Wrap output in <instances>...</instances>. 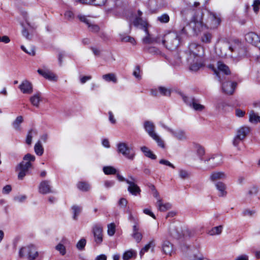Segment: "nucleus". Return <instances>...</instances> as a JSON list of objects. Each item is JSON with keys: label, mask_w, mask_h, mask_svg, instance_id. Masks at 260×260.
Here are the masks:
<instances>
[{"label": "nucleus", "mask_w": 260, "mask_h": 260, "mask_svg": "<svg viewBox=\"0 0 260 260\" xmlns=\"http://www.w3.org/2000/svg\"><path fill=\"white\" fill-rule=\"evenodd\" d=\"M187 60L190 63V69L196 71L202 66V58L204 55V49L200 45L196 43L189 44L187 51Z\"/></svg>", "instance_id": "f257e3e1"}, {"label": "nucleus", "mask_w": 260, "mask_h": 260, "mask_svg": "<svg viewBox=\"0 0 260 260\" xmlns=\"http://www.w3.org/2000/svg\"><path fill=\"white\" fill-rule=\"evenodd\" d=\"M35 159V156L30 153H27L24 156L23 160L16 167V171L18 172L19 180L23 179L24 177L28 173L29 169L31 168L32 166L31 162H34Z\"/></svg>", "instance_id": "f03ea898"}, {"label": "nucleus", "mask_w": 260, "mask_h": 260, "mask_svg": "<svg viewBox=\"0 0 260 260\" xmlns=\"http://www.w3.org/2000/svg\"><path fill=\"white\" fill-rule=\"evenodd\" d=\"M160 43L168 49H176L180 43V38L177 32H169L161 36Z\"/></svg>", "instance_id": "7ed1b4c3"}, {"label": "nucleus", "mask_w": 260, "mask_h": 260, "mask_svg": "<svg viewBox=\"0 0 260 260\" xmlns=\"http://www.w3.org/2000/svg\"><path fill=\"white\" fill-rule=\"evenodd\" d=\"M229 50L231 54H227L221 52L220 55L221 57L229 56L232 58L241 57L246 55V51L243 45L239 41L235 40L232 41L229 46Z\"/></svg>", "instance_id": "20e7f679"}, {"label": "nucleus", "mask_w": 260, "mask_h": 260, "mask_svg": "<svg viewBox=\"0 0 260 260\" xmlns=\"http://www.w3.org/2000/svg\"><path fill=\"white\" fill-rule=\"evenodd\" d=\"M142 13L140 10L138 11L137 14H134L132 12H129L126 17L127 20L130 21L129 26L131 27L132 23L137 27H139L145 31H147L148 24L147 22L142 19L141 17Z\"/></svg>", "instance_id": "39448f33"}, {"label": "nucleus", "mask_w": 260, "mask_h": 260, "mask_svg": "<svg viewBox=\"0 0 260 260\" xmlns=\"http://www.w3.org/2000/svg\"><path fill=\"white\" fill-rule=\"evenodd\" d=\"M39 255V252L32 245L22 247L19 251L20 257H26L28 260H35Z\"/></svg>", "instance_id": "423d86ee"}, {"label": "nucleus", "mask_w": 260, "mask_h": 260, "mask_svg": "<svg viewBox=\"0 0 260 260\" xmlns=\"http://www.w3.org/2000/svg\"><path fill=\"white\" fill-rule=\"evenodd\" d=\"M117 151L127 159L133 160L135 157V151L129 148L127 143L119 142L117 144Z\"/></svg>", "instance_id": "0eeeda50"}, {"label": "nucleus", "mask_w": 260, "mask_h": 260, "mask_svg": "<svg viewBox=\"0 0 260 260\" xmlns=\"http://www.w3.org/2000/svg\"><path fill=\"white\" fill-rule=\"evenodd\" d=\"M177 93L182 98L184 102L194 110L201 112L205 109V106L200 104L194 98L186 96L181 91H178Z\"/></svg>", "instance_id": "6e6552de"}, {"label": "nucleus", "mask_w": 260, "mask_h": 260, "mask_svg": "<svg viewBox=\"0 0 260 260\" xmlns=\"http://www.w3.org/2000/svg\"><path fill=\"white\" fill-rule=\"evenodd\" d=\"M220 22L221 18L219 15L213 12H208L205 27L210 29H215L220 25Z\"/></svg>", "instance_id": "1a4fd4ad"}, {"label": "nucleus", "mask_w": 260, "mask_h": 260, "mask_svg": "<svg viewBox=\"0 0 260 260\" xmlns=\"http://www.w3.org/2000/svg\"><path fill=\"white\" fill-rule=\"evenodd\" d=\"M204 162L210 169L221 165L222 163V156L219 154H210L204 160Z\"/></svg>", "instance_id": "9d476101"}, {"label": "nucleus", "mask_w": 260, "mask_h": 260, "mask_svg": "<svg viewBox=\"0 0 260 260\" xmlns=\"http://www.w3.org/2000/svg\"><path fill=\"white\" fill-rule=\"evenodd\" d=\"M161 126L164 129L169 132L172 136L179 141H184L187 139L186 133L182 129L175 130L169 127L164 123H160Z\"/></svg>", "instance_id": "9b49d317"}, {"label": "nucleus", "mask_w": 260, "mask_h": 260, "mask_svg": "<svg viewBox=\"0 0 260 260\" xmlns=\"http://www.w3.org/2000/svg\"><path fill=\"white\" fill-rule=\"evenodd\" d=\"M188 27L192 29L193 32L198 34L205 27L201 16L193 17L192 20L188 24Z\"/></svg>", "instance_id": "f8f14e48"}, {"label": "nucleus", "mask_w": 260, "mask_h": 260, "mask_svg": "<svg viewBox=\"0 0 260 260\" xmlns=\"http://www.w3.org/2000/svg\"><path fill=\"white\" fill-rule=\"evenodd\" d=\"M136 178L132 176H128V179L126 180V182L129 184L127 188L128 191L134 196L140 194L141 192L140 187L136 183Z\"/></svg>", "instance_id": "ddd939ff"}, {"label": "nucleus", "mask_w": 260, "mask_h": 260, "mask_svg": "<svg viewBox=\"0 0 260 260\" xmlns=\"http://www.w3.org/2000/svg\"><path fill=\"white\" fill-rule=\"evenodd\" d=\"M92 233L94 240L97 245H100L103 242V228L98 224L94 225L92 228Z\"/></svg>", "instance_id": "4468645a"}, {"label": "nucleus", "mask_w": 260, "mask_h": 260, "mask_svg": "<svg viewBox=\"0 0 260 260\" xmlns=\"http://www.w3.org/2000/svg\"><path fill=\"white\" fill-rule=\"evenodd\" d=\"M25 23L27 25L26 26L25 24H22V25L23 27V29L22 31V33L23 36L26 38L27 39H30V38L29 37V34L28 32V30H30L31 29H34L36 28V25L34 23H31L27 15L24 17Z\"/></svg>", "instance_id": "2eb2a0df"}, {"label": "nucleus", "mask_w": 260, "mask_h": 260, "mask_svg": "<svg viewBox=\"0 0 260 260\" xmlns=\"http://www.w3.org/2000/svg\"><path fill=\"white\" fill-rule=\"evenodd\" d=\"M237 86L235 82L227 81L222 84V89L223 92L228 94H232Z\"/></svg>", "instance_id": "dca6fc26"}, {"label": "nucleus", "mask_w": 260, "mask_h": 260, "mask_svg": "<svg viewBox=\"0 0 260 260\" xmlns=\"http://www.w3.org/2000/svg\"><path fill=\"white\" fill-rule=\"evenodd\" d=\"M21 91L24 94H30L33 91L32 84L28 80H23L19 86Z\"/></svg>", "instance_id": "f3484780"}, {"label": "nucleus", "mask_w": 260, "mask_h": 260, "mask_svg": "<svg viewBox=\"0 0 260 260\" xmlns=\"http://www.w3.org/2000/svg\"><path fill=\"white\" fill-rule=\"evenodd\" d=\"M245 40L248 43L257 46L260 42V37L254 32H250L245 35Z\"/></svg>", "instance_id": "a211bd4d"}, {"label": "nucleus", "mask_w": 260, "mask_h": 260, "mask_svg": "<svg viewBox=\"0 0 260 260\" xmlns=\"http://www.w3.org/2000/svg\"><path fill=\"white\" fill-rule=\"evenodd\" d=\"M144 128L149 137H152L155 134V125L154 123L151 121H146L144 122Z\"/></svg>", "instance_id": "6ab92c4d"}, {"label": "nucleus", "mask_w": 260, "mask_h": 260, "mask_svg": "<svg viewBox=\"0 0 260 260\" xmlns=\"http://www.w3.org/2000/svg\"><path fill=\"white\" fill-rule=\"evenodd\" d=\"M146 36L143 39V42L145 44H152V43H160L161 36H158L156 37H152L148 32V29L147 31H145Z\"/></svg>", "instance_id": "aec40b11"}, {"label": "nucleus", "mask_w": 260, "mask_h": 260, "mask_svg": "<svg viewBox=\"0 0 260 260\" xmlns=\"http://www.w3.org/2000/svg\"><path fill=\"white\" fill-rule=\"evenodd\" d=\"M217 68L218 72H217L216 70H214V73L218 76L220 81V76L219 72H222L223 74L225 75H229L230 74V71L229 67L221 61H218L217 62Z\"/></svg>", "instance_id": "412c9836"}, {"label": "nucleus", "mask_w": 260, "mask_h": 260, "mask_svg": "<svg viewBox=\"0 0 260 260\" xmlns=\"http://www.w3.org/2000/svg\"><path fill=\"white\" fill-rule=\"evenodd\" d=\"M37 72L40 75L42 76L46 79L53 81H56L57 80V77L49 70L38 69Z\"/></svg>", "instance_id": "4be33fe9"}, {"label": "nucleus", "mask_w": 260, "mask_h": 260, "mask_svg": "<svg viewBox=\"0 0 260 260\" xmlns=\"http://www.w3.org/2000/svg\"><path fill=\"white\" fill-rule=\"evenodd\" d=\"M39 192L42 194H47L52 192L50 186V182L48 180L42 181L39 187Z\"/></svg>", "instance_id": "5701e85b"}, {"label": "nucleus", "mask_w": 260, "mask_h": 260, "mask_svg": "<svg viewBox=\"0 0 260 260\" xmlns=\"http://www.w3.org/2000/svg\"><path fill=\"white\" fill-rule=\"evenodd\" d=\"M132 236L137 243H139L141 241L143 236L139 232L138 224H134L133 225Z\"/></svg>", "instance_id": "b1692460"}, {"label": "nucleus", "mask_w": 260, "mask_h": 260, "mask_svg": "<svg viewBox=\"0 0 260 260\" xmlns=\"http://www.w3.org/2000/svg\"><path fill=\"white\" fill-rule=\"evenodd\" d=\"M156 206L157 209L161 212H165L172 207L171 204L169 203H164L160 198H158V201L156 203Z\"/></svg>", "instance_id": "393cba45"}, {"label": "nucleus", "mask_w": 260, "mask_h": 260, "mask_svg": "<svg viewBox=\"0 0 260 260\" xmlns=\"http://www.w3.org/2000/svg\"><path fill=\"white\" fill-rule=\"evenodd\" d=\"M250 132V127L246 126H241L237 131L236 136L240 137L243 140L246 137Z\"/></svg>", "instance_id": "a878e982"}, {"label": "nucleus", "mask_w": 260, "mask_h": 260, "mask_svg": "<svg viewBox=\"0 0 260 260\" xmlns=\"http://www.w3.org/2000/svg\"><path fill=\"white\" fill-rule=\"evenodd\" d=\"M82 4H91L95 6H101L105 5L107 0H74Z\"/></svg>", "instance_id": "bb28decb"}, {"label": "nucleus", "mask_w": 260, "mask_h": 260, "mask_svg": "<svg viewBox=\"0 0 260 260\" xmlns=\"http://www.w3.org/2000/svg\"><path fill=\"white\" fill-rule=\"evenodd\" d=\"M30 102L31 104L36 107H38L40 103L42 101L41 93L40 92H37L30 98Z\"/></svg>", "instance_id": "cd10ccee"}, {"label": "nucleus", "mask_w": 260, "mask_h": 260, "mask_svg": "<svg viewBox=\"0 0 260 260\" xmlns=\"http://www.w3.org/2000/svg\"><path fill=\"white\" fill-rule=\"evenodd\" d=\"M216 189L219 191V196L224 197L226 196L227 192L226 191V185L222 182H217L215 184Z\"/></svg>", "instance_id": "c85d7f7f"}, {"label": "nucleus", "mask_w": 260, "mask_h": 260, "mask_svg": "<svg viewBox=\"0 0 260 260\" xmlns=\"http://www.w3.org/2000/svg\"><path fill=\"white\" fill-rule=\"evenodd\" d=\"M24 119L22 116H17L12 123L13 128L18 132H20L22 129L21 124L23 122Z\"/></svg>", "instance_id": "c756f323"}, {"label": "nucleus", "mask_w": 260, "mask_h": 260, "mask_svg": "<svg viewBox=\"0 0 260 260\" xmlns=\"http://www.w3.org/2000/svg\"><path fill=\"white\" fill-rule=\"evenodd\" d=\"M226 177L225 174L223 172H214L211 173L210 179L212 181L225 179Z\"/></svg>", "instance_id": "7c9ffc66"}, {"label": "nucleus", "mask_w": 260, "mask_h": 260, "mask_svg": "<svg viewBox=\"0 0 260 260\" xmlns=\"http://www.w3.org/2000/svg\"><path fill=\"white\" fill-rule=\"evenodd\" d=\"M162 248L165 254L171 255L173 251V246L169 241H164L162 245Z\"/></svg>", "instance_id": "2f4dec72"}, {"label": "nucleus", "mask_w": 260, "mask_h": 260, "mask_svg": "<svg viewBox=\"0 0 260 260\" xmlns=\"http://www.w3.org/2000/svg\"><path fill=\"white\" fill-rule=\"evenodd\" d=\"M38 134L37 131L34 129H30L26 135L25 143L28 145H30L32 143V139L34 137L36 136Z\"/></svg>", "instance_id": "473e14b6"}, {"label": "nucleus", "mask_w": 260, "mask_h": 260, "mask_svg": "<svg viewBox=\"0 0 260 260\" xmlns=\"http://www.w3.org/2000/svg\"><path fill=\"white\" fill-rule=\"evenodd\" d=\"M194 147L197 155L200 157L201 160L204 161V159H203V156L205 153L204 148L198 144H194Z\"/></svg>", "instance_id": "72a5a7b5"}, {"label": "nucleus", "mask_w": 260, "mask_h": 260, "mask_svg": "<svg viewBox=\"0 0 260 260\" xmlns=\"http://www.w3.org/2000/svg\"><path fill=\"white\" fill-rule=\"evenodd\" d=\"M141 150L144 153L145 155L152 159H155L156 156L147 147L143 146L141 147Z\"/></svg>", "instance_id": "f704fd0d"}, {"label": "nucleus", "mask_w": 260, "mask_h": 260, "mask_svg": "<svg viewBox=\"0 0 260 260\" xmlns=\"http://www.w3.org/2000/svg\"><path fill=\"white\" fill-rule=\"evenodd\" d=\"M102 78L107 82H112L114 83H116L117 82V79L116 75L114 73L105 74L103 75Z\"/></svg>", "instance_id": "c9c22d12"}, {"label": "nucleus", "mask_w": 260, "mask_h": 260, "mask_svg": "<svg viewBox=\"0 0 260 260\" xmlns=\"http://www.w3.org/2000/svg\"><path fill=\"white\" fill-rule=\"evenodd\" d=\"M34 150L37 155L41 156L43 155L44 153V148L41 144V142L40 140L38 141L35 145Z\"/></svg>", "instance_id": "e433bc0d"}, {"label": "nucleus", "mask_w": 260, "mask_h": 260, "mask_svg": "<svg viewBox=\"0 0 260 260\" xmlns=\"http://www.w3.org/2000/svg\"><path fill=\"white\" fill-rule=\"evenodd\" d=\"M82 207L78 205H73L72 207V212L73 214V218L76 220L78 216L82 211Z\"/></svg>", "instance_id": "4c0bfd02"}, {"label": "nucleus", "mask_w": 260, "mask_h": 260, "mask_svg": "<svg viewBox=\"0 0 260 260\" xmlns=\"http://www.w3.org/2000/svg\"><path fill=\"white\" fill-rule=\"evenodd\" d=\"M151 138L156 142L158 146L163 149L165 148V144L164 141L157 134H155Z\"/></svg>", "instance_id": "58836bf2"}, {"label": "nucleus", "mask_w": 260, "mask_h": 260, "mask_svg": "<svg viewBox=\"0 0 260 260\" xmlns=\"http://www.w3.org/2000/svg\"><path fill=\"white\" fill-rule=\"evenodd\" d=\"M137 253L134 250L131 249L129 250L125 251L122 256L123 260H128L133 257H136Z\"/></svg>", "instance_id": "ea45409f"}, {"label": "nucleus", "mask_w": 260, "mask_h": 260, "mask_svg": "<svg viewBox=\"0 0 260 260\" xmlns=\"http://www.w3.org/2000/svg\"><path fill=\"white\" fill-rule=\"evenodd\" d=\"M77 186L78 188L82 191H87L90 188V185L85 182H79L77 183Z\"/></svg>", "instance_id": "a19ab883"}, {"label": "nucleus", "mask_w": 260, "mask_h": 260, "mask_svg": "<svg viewBox=\"0 0 260 260\" xmlns=\"http://www.w3.org/2000/svg\"><path fill=\"white\" fill-rule=\"evenodd\" d=\"M222 231V226L219 225L213 228L211 230L208 231V234L210 236H214L219 235Z\"/></svg>", "instance_id": "79ce46f5"}, {"label": "nucleus", "mask_w": 260, "mask_h": 260, "mask_svg": "<svg viewBox=\"0 0 260 260\" xmlns=\"http://www.w3.org/2000/svg\"><path fill=\"white\" fill-rule=\"evenodd\" d=\"M155 244L153 241H150L148 244L146 245L140 251V257H142L144 253L148 251L150 248H153Z\"/></svg>", "instance_id": "37998d69"}, {"label": "nucleus", "mask_w": 260, "mask_h": 260, "mask_svg": "<svg viewBox=\"0 0 260 260\" xmlns=\"http://www.w3.org/2000/svg\"><path fill=\"white\" fill-rule=\"evenodd\" d=\"M103 172L106 175L115 174L117 170L115 168L111 166H106L103 168Z\"/></svg>", "instance_id": "c03bdc74"}, {"label": "nucleus", "mask_w": 260, "mask_h": 260, "mask_svg": "<svg viewBox=\"0 0 260 260\" xmlns=\"http://www.w3.org/2000/svg\"><path fill=\"white\" fill-rule=\"evenodd\" d=\"M157 20L162 23H168L170 20V17L167 14H163L161 16L157 17Z\"/></svg>", "instance_id": "a18cd8bd"}, {"label": "nucleus", "mask_w": 260, "mask_h": 260, "mask_svg": "<svg viewBox=\"0 0 260 260\" xmlns=\"http://www.w3.org/2000/svg\"><path fill=\"white\" fill-rule=\"evenodd\" d=\"M212 38V35L209 32L204 33L202 37V41L205 43H209L211 42Z\"/></svg>", "instance_id": "49530a36"}, {"label": "nucleus", "mask_w": 260, "mask_h": 260, "mask_svg": "<svg viewBox=\"0 0 260 260\" xmlns=\"http://www.w3.org/2000/svg\"><path fill=\"white\" fill-rule=\"evenodd\" d=\"M259 116L254 111H251L249 113V121L251 123H257Z\"/></svg>", "instance_id": "de8ad7c7"}, {"label": "nucleus", "mask_w": 260, "mask_h": 260, "mask_svg": "<svg viewBox=\"0 0 260 260\" xmlns=\"http://www.w3.org/2000/svg\"><path fill=\"white\" fill-rule=\"evenodd\" d=\"M86 244V241L85 239H81L77 243L76 247L79 250H83Z\"/></svg>", "instance_id": "09e8293b"}, {"label": "nucleus", "mask_w": 260, "mask_h": 260, "mask_svg": "<svg viewBox=\"0 0 260 260\" xmlns=\"http://www.w3.org/2000/svg\"><path fill=\"white\" fill-rule=\"evenodd\" d=\"M255 210H250L249 209H245L242 211V215L244 216L252 217L256 213Z\"/></svg>", "instance_id": "8fccbe9b"}, {"label": "nucleus", "mask_w": 260, "mask_h": 260, "mask_svg": "<svg viewBox=\"0 0 260 260\" xmlns=\"http://www.w3.org/2000/svg\"><path fill=\"white\" fill-rule=\"evenodd\" d=\"M158 91L161 94L164 96H170L171 93L170 89L164 87H159L158 88Z\"/></svg>", "instance_id": "3c124183"}, {"label": "nucleus", "mask_w": 260, "mask_h": 260, "mask_svg": "<svg viewBox=\"0 0 260 260\" xmlns=\"http://www.w3.org/2000/svg\"><path fill=\"white\" fill-rule=\"evenodd\" d=\"M115 232V225L114 223H111L108 225L107 233L109 236H112Z\"/></svg>", "instance_id": "603ef678"}, {"label": "nucleus", "mask_w": 260, "mask_h": 260, "mask_svg": "<svg viewBox=\"0 0 260 260\" xmlns=\"http://www.w3.org/2000/svg\"><path fill=\"white\" fill-rule=\"evenodd\" d=\"M179 175L181 178L185 179L189 177L190 174L185 170L180 169L179 171Z\"/></svg>", "instance_id": "864d4df0"}, {"label": "nucleus", "mask_w": 260, "mask_h": 260, "mask_svg": "<svg viewBox=\"0 0 260 260\" xmlns=\"http://www.w3.org/2000/svg\"><path fill=\"white\" fill-rule=\"evenodd\" d=\"M55 249L58 251L60 254L64 255L66 253V249L65 246L62 244H58L55 247Z\"/></svg>", "instance_id": "5fc2aeb1"}, {"label": "nucleus", "mask_w": 260, "mask_h": 260, "mask_svg": "<svg viewBox=\"0 0 260 260\" xmlns=\"http://www.w3.org/2000/svg\"><path fill=\"white\" fill-rule=\"evenodd\" d=\"M121 40L124 42H129L133 45H135L136 44V41L135 39L129 36H126L123 37L121 38Z\"/></svg>", "instance_id": "6e6d98bb"}, {"label": "nucleus", "mask_w": 260, "mask_h": 260, "mask_svg": "<svg viewBox=\"0 0 260 260\" xmlns=\"http://www.w3.org/2000/svg\"><path fill=\"white\" fill-rule=\"evenodd\" d=\"M21 49L24 51L25 53L32 56H34L36 54L35 50L34 47L30 48L28 50L26 49L24 46H21Z\"/></svg>", "instance_id": "4d7b16f0"}, {"label": "nucleus", "mask_w": 260, "mask_h": 260, "mask_svg": "<svg viewBox=\"0 0 260 260\" xmlns=\"http://www.w3.org/2000/svg\"><path fill=\"white\" fill-rule=\"evenodd\" d=\"M88 28L90 31L94 32H96L99 31V30L100 29V27H99L98 25L94 24H92L91 23H90L89 24V25H88Z\"/></svg>", "instance_id": "13d9d810"}, {"label": "nucleus", "mask_w": 260, "mask_h": 260, "mask_svg": "<svg viewBox=\"0 0 260 260\" xmlns=\"http://www.w3.org/2000/svg\"><path fill=\"white\" fill-rule=\"evenodd\" d=\"M243 140V139L241 138L240 137H238L236 135L233 140V144L235 147H237Z\"/></svg>", "instance_id": "bf43d9fd"}, {"label": "nucleus", "mask_w": 260, "mask_h": 260, "mask_svg": "<svg viewBox=\"0 0 260 260\" xmlns=\"http://www.w3.org/2000/svg\"><path fill=\"white\" fill-rule=\"evenodd\" d=\"M170 235L175 238H180L181 237L180 233L177 231L174 228L170 229Z\"/></svg>", "instance_id": "052dcab7"}, {"label": "nucleus", "mask_w": 260, "mask_h": 260, "mask_svg": "<svg viewBox=\"0 0 260 260\" xmlns=\"http://www.w3.org/2000/svg\"><path fill=\"white\" fill-rule=\"evenodd\" d=\"M133 74L139 80L141 79L140 68L139 66H137L135 67Z\"/></svg>", "instance_id": "680f3d73"}, {"label": "nucleus", "mask_w": 260, "mask_h": 260, "mask_svg": "<svg viewBox=\"0 0 260 260\" xmlns=\"http://www.w3.org/2000/svg\"><path fill=\"white\" fill-rule=\"evenodd\" d=\"M148 51L153 54H160L161 53L160 51L155 47H150L148 48Z\"/></svg>", "instance_id": "e2e57ef3"}, {"label": "nucleus", "mask_w": 260, "mask_h": 260, "mask_svg": "<svg viewBox=\"0 0 260 260\" xmlns=\"http://www.w3.org/2000/svg\"><path fill=\"white\" fill-rule=\"evenodd\" d=\"M260 6V1L255 0L253 4V8L255 13H257L259 10V7Z\"/></svg>", "instance_id": "0e129e2a"}, {"label": "nucleus", "mask_w": 260, "mask_h": 260, "mask_svg": "<svg viewBox=\"0 0 260 260\" xmlns=\"http://www.w3.org/2000/svg\"><path fill=\"white\" fill-rule=\"evenodd\" d=\"M159 163L160 164L169 166V167H170L171 168H172L173 169L175 168L174 166L172 163H171L169 161H168L167 160L162 159L159 160Z\"/></svg>", "instance_id": "69168bd1"}, {"label": "nucleus", "mask_w": 260, "mask_h": 260, "mask_svg": "<svg viewBox=\"0 0 260 260\" xmlns=\"http://www.w3.org/2000/svg\"><path fill=\"white\" fill-rule=\"evenodd\" d=\"M235 114L238 117H243L245 114V112L240 109H236L235 110Z\"/></svg>", "instance_id": "338daca9"}, {"label": "nucleus", "mask_w": 260, "mask_h": 260, "mask_svg": "<svg viewBox=\"0 0 260 260\" xmlns=\"http://www.w3.org/2000/svg\"><path fill=\"white\" fill-rule=\"evenodd\" d=\"M26 199V196L25 195H20L14 198L15 201L19 202L22 203Z\"/></svg>", "instance_id": "774afa93"}]
</instances>
